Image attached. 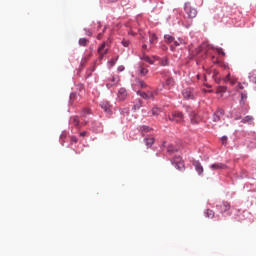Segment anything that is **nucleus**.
Segmentation results:
<instances>
[{
    "label": "nucleus",
    "instance_id": "obj_1",
    "mask_svg": "<svg viewBox=\"0 0 256 256\" xmlns=\"http://www.w3.org/2000/svg\"><path fill=\"white\" fill-rule=\"evenodd\" d=\"M171 165H173V167H175V169H177V171H181L183 173V171H185V163H183V158H181V156L176 155L174 156L173 159L170 160Z\"/></svg>",
    "mask_w": 256,
    "mask_h": 256
},
{
    "label": "nucleus",
    "instance_id": "obj_2",
    "mask_svg": "<svg viewBox=\"0 0 256 256\" xmlns=\"http://www.w3.org/2000/svg\"><path fill=\"white\" fill-rule=\"evenodd\" d=\"M184 109H185L186 113H188L192 125H197L201 119L199 117V114H197L195 111H193V108H191V106L186 105V106H184Z\"/></svg>",
    "mask_w": 256,
    "mask_h": 256
},
{
    "label": "nucleus",
    "instance_id": "obj_3",
    "mask_svg": "<svg viewBox=\"0 0 256 256\" xmlns=\"http://www.w3.org/2000/svg\"><path fill=\"white\" fill-rule=\"evenodd\" d=\"M184 11L187 19H195L197 17V9L192 7L190 2L184 4Z\"/></svg>",
    "mask_w": 256,
    "mask_h": 256
},
{
    "label": "nucleus",
    "instance_id": "obj_4",
    "mask_svg": "<svg viewBox=\"0 0 256 256\" xmlns=\"http://www.w3.org/2000/svg\"><path fill=\"white\" fill-rule=\"evenodd\" d=\"M239 105L243 113H249V106L247 105V91L240 92V101Z\"/></svg>",
    "mask_w": 256,
    "mask_h": 256
},
{
    "label": "nucleus",
    "instance_id": "obj_5",
    "mask_svg": "<svg viewBox=\"0 0 256 256\" xmlns=\"http://www.w3.org/2000/svg\"><path fill=\"white\" fill-rule=\"evenodd\" d=\"M183 98L186 99V101H194L195 99V89L188 87L184 90H182Z\"/></svg>",
    "mask_w": 256,
    "mask_h": 256
},
{
    "label": "nucleus",
    "instance_id": "obj_6",
    "mask_svg": "<svg viewBox=\"0 0 256 256\" xmlns=\"http://www.w3.org/2000/svg\"><path fill=\"white\" fill-rule=\"evenodd\" d=\"M138 132L140 133L141 137H147L150 135L151 131H153V127L147 125H140L137 127Z\"/></svg>",
    "mask_w": 256,
    "mask_h": 256
},
{
    "label": "nucleus",
    "instance_id": "obj_7",
    "mask_svg": "<svg viewBox=\"0 0 256 256\" xmlns=\"http://www.w3.org/2000/svg\"><path fill=\"white\" fill-rule=\"evenodd\" d=\"M217 211L223 215V213H229V210L231 209V204L229 202H222L220 204L216 205Z\"/></svg>",
    "mask_w": 256,
    "mask_h": 256
},
{
    "label": "nucleus",
    "instance_id": "obj_8",
    "mask_svg": "<svg viewBox=\"0 0 256 256\" xmlns=\"http://www.w3.org/2000/svg\"><path fill=\"white\" fill-rule=\"evenodd\" d=\"M107 42H103L99 47H98V54H99V59L102 60L104 59L105 55L109 53V48L107 47Z\"/></svg>",
    "mask_w": 256,
    "mask_h": 256
},
{
    "label": "nucleus",
    "instance_id": "obj_9",
    "mask_svg": "<svg viewBox=\"0 0 256 256\" xmlns=\"http://www.w3.org/2000/svg\"><path fill=\"white\" fill-rule=\"evenodd\" d=\"M143 143L147 147V149H151L155 143V136L153 134H149L144 136Z\"/></svg>",
    "mask_w": 256,
    "mask_h": 256
},
{
    "label": "nucleus",
    "instance_id": "obj_10",
    "mask_svg": "<svg viewBox=\"0 0 256 256\" xmlns=\"http://www.w3.org/2000/svg\"><path fill=\"white\" fill-rule=\"evenodd\" d=\"M223 115H225V110H223L222 108H218L213 114V118H212L213 123H219Z\"/></svg>",
    "mask_w": 256,
    "mask_h": 256
},
{
    "label": "nucleus",
    "instance_id": "obj_11",
    "mask_svg": "<svg viewBox=\"0 0 256 256\" xmlns=\"http://www.w3.org/2000/svg\"><path fill=\"white\" fill-rule=\"evenodd\" d=\"M192 165L195 171L198 173V175L200 177L203 176L204 169H203V165H201V162H199L198 160H193Z\"/></svg>",
    "mask_w": 256,
    "mask_h": 256
},
{
    "label": "nucleus",
    "instance_id": "obj_12",
    "mask_svg": "<svg viewBox=\"0 0 256 256\" xmlns=\"http://www.w3.org/2000/svg\"><path fill=\"white\" fill-rule=\"evenodd\" d=\"M100 107L105 111L107 115H113V111L111 110V104L108 101L100 102Z\"/></svg>",
    "mask_w": 256,
    "mask_h": 256
},
{
    "label": "nucleus",
    "instance_id": "obj_13",
    "mask_svg": "<svg viewBox=\"0 0 256 256\" xmlns=\"http://www.w3.org/2000/svg\"><path fill=\"white\" fill-rule=\"evenodd\" d=\"M212 61L215 63V65H218L222 69H229V64L225 63L223 60H220L219 58H215V56H212Z\"/></svg>",
    "mask_w": 256,
    "mask_h": 256
},
{
    "label": "nucleus",
    "instance_id": "obj_14",
    "mask_svg": "<svg viewBox=\"0 0 256 256\" xmlns=\"http://www.w3.org/2000/svg\"><path fill=\"white\" fill-rule=\"evenodd\" d=\"M91 131L93 133H101L103 131V125L100 122H92Z\"/></svg>",
    "mask_w": 256,
    "mask_h": 256
},
{
    "label": "nucleus",
    "instance_id": "obj_15",
    "mask_svg": "<svg viewBox=\"0 0 256 256\" xmlns=\"http://www.w3.org/2000/svg\"><path fill=\"white\" fill-rule=\"evenodd\" d=\"M172 115L174 117L175 123H181L185 119L183 112L175 111V112H172Z\"/></svg>",
    "mask_w": 256,
    "mask_h": 256
},
{
    "label": "nucleus",
    "instance_id": "obj_16",
    "mask_svg": "<svg viewBox=\"0 0 256 256\" xmlns=\"http://www.w3.org/2000/svg\"><path fill=\"white\" fill-rule=\"evenodd\" d=\"M208 49H212V51H216L218 55L221 57H225V51L221 47H215L213 45H208Z\"/></svg>",
    "mask_w": 256,
    "mask_h": 256
},
{
    "label": "nucleus",
    "instance_id": "obj_17",
    "mask_svg": "<svg viewBox=\"0 0 256 256\" xmlns=\"http://www.w3.org/2000/svg\"><path fill=\"white\" fill-rule=\"evenodd\" d=\"M225 167L227 166L223 163H214L210 165V169H212V171H217V169H225Z\"/></svg>",
    "mask_w": 256,
    "mask_h": 256
},
{
    "label": "nucleus",
    "instance_id": "obj_18",
    "mask_svg": "<svg viewBox=\"0 0 256 256\" xmlns=\"http://www.w3.org/2000/svg\"><path fill=\"white\" fill-rule=\"evenodd\" d=\"M225 83H230V85H235L237 83V80L231 78V73H228L226 77L224 78Z\"/></svg>",
    "mask_w": 256,
    "mask_h": 256
},
{
    "label": "nucleus",
    "instance_id": "obj_19",
    "mask_svg": "<svg viewBox=\"0 0 256 256\" xmlns=\"http://www.w3.org/2000/svg\"><path fill=\"white\" fill-rule=\"evenodd\" d=\"M204 216L207 217L208 219H213V217H215V212L211 209H206L204 211Z\"/></svg>",
    "mask_w": 256,
    "mask_h": 256
},
{
    "label": "nucleus",
    "instance_id": "obj_20",
    "mask_svg": "<svg viewBox=\"0 0 256 256\" xmlns=\"http://www.w3.org/2000/svg\"><path fill=\"white\" fill-rule=\"evenodd\" d=\"M137 95H139L140 97H142V99H149L150 97H153V94H147L146 92H142L141 90H138Z\"/></svg>",
    "mask_w": 256,
    "mask_h": 256
},
{
    "label": "nucleus",
    "instance_id": "obj_21",
    "mask_svg": "<svg viewBox=\"0 0 256 256\" xmlns=\"http://www.w3.org/2000/svg\"><path fill=\"white\" fill-rule=\"evenodd\" d=\"M159 63L161 67H169V58L167 57L160 58Z\"/></svg>",
    "mask_w": 256,
    "mask_h": 256
},
{
    "label": "nucleus",
    "instance_id": "obj_22",
    "mask_svg": "<svg viewBox=\"0 0 256 256\" xmlns=\"http://www.w3.org/2000/svg\"><path fill=\"white\" fill-rule=\"evenodd\" d=\"M174 82L175 81H174L173 77H168L166 79L165 83H162V86L163 87H171V85H173Z\"/></svg>",
    "mask_w": 256,
    "mask_h": 256
},
{
    "label": "nucleus",
    "instance_id": "obj_23",
    "mask_svg": "<svg viewBox=\"0 0 256 256\" xmlns=\"http://www.w3.org/2000/svg\"><path fill=\"white\" fill-rule=\"evenodd\" d=\"M167 153H169V155H173V153H177V148L173 144H169L167 146Z\"/></svg>",
    "mask_w": 256,
    "mask_h": 256
},
{
    "label": "nucleus",
    "instance_id": "obj_24",
    "mask_svg": "<svg viewBox=\"0 0 256 256\" xmlns=\"http://www.w3.org/2000/svg\"><path fill=\"white\" fill-rule=\"evenodd\" d=\"M118 95L120 97V99H125V97H127V89L125 88H120L118 91Z\"/></svg>",
    "mask_w": 256,
    "mask_h": 256
},
{
    "label": "nucleus",
    "instance_id": "obj_25",
    "mask_svg": "<svg viewBox=\"0 0 256 256\" xmlns=\"http://www.w3.org/2000/svg\"><path fill=\"white\" fill-rule=\"evenodd\" d=\"M248 79L250 83H254L256 81V70H253L252 72L249 73Z\"/></svg>",
    "mask_w": 256,
    "mask_h": 256
},
{
    "label": "nucleus",
    "instance_id": "obj_26",
    "mask_svg": "<svg viewBox=\"0 0 256 256\" xmlns=\"http://www.w3.org/2000/svg\"><path fill=\"white\" fill-rule=\"evenodd\" d=\"M81 47H87V43H89V39L87 38H80L78 41Z\"/></svg>",
    "mask_w": 256,
    "mask_h": 256
},
{
    "label": "nucleus",
    "instance_id": "obj_27",
    "mask_svg": "<svg viewBox=\"0 0 256 256\" xmlns=\"http://www.w3.org/2000/svg\"><path fill=\"white\" fill-rule=\"evenodd\" d=\"M164 40L169 44V43H173V41H175V37L169 35V34H165L164 35Z\"/></svg>",
    "mask_w": 256,
    "mask_h": 256
},
{
    "label": "nucleus",
    "instance_id": "obj_28",
    "mask_svg": "<svg viewBox=\"0 0 256 256\" xmlns=\"http://www.w3.org/2000/svg\"><path fill=\"white\" fill-rule=\"evenodd\" d=\"M142 103L143 102L139 100L136 104L132 106V111H139V109H141Z\"/></svg>",
    "mask_w": 256,
    "mask_h": 256
},
{
    "label": "nucleus",
    "instance_id": "obj_29",
    "mask_svg": "<svg viewBox=\"0 0 256 256\" xmlns=\"http://www.w3.org/2000/svg\"><path fill=\"white\" fill-rule=\"evenodd\" d=\"M141 60L146 61V63H150V65H153V60H151L149 56L145 55V53H143Z\"/></svg>",
    "mask_w": 256,
    "mask_h": 256
},
{
    "label": "nucleus",
    "instance_id": "obj_30",
    "mask_svg": "<svg viewBox=\"0 0 256 256\" xmlns=\"http://www.w3.org/2000/svg\"><path fill=\"white\" fill-rule=\"evenodd\" d=\"M117 61H119V56H117L116 58H111L110 61H108L110 67H115V65H117Z\"/></svg>",
    "mask_w": 256,
    "mask_h": 256
},
{
    "label": "nucleus",
    "instance_id": "obj_31",
    "mask_svg": "<svg viewBox=\"0 0 256 256\" xmlns=\"http://www.w3.org/2000/svg\"><path fill=\"white\" fill-rule=\"evenodd\" d=\"M139 73L142 77H145V75H147V73H149V70L147 68L141 67L139 68Z\"/></svg>",
    "mask_w": 256,
    "mask_h": 256
},
{
    "label": "nucleus",
    "instance_id": "obj_32",
    "mask_svg": "<svg viewBox=\"0 0 256 256\" xmlns=\"http://www.w3.org/2000/svg\"><path fill=\"white\" fill-rule=\"evenodd\" d=\"M67 138V132L66 131H63L60 135V144L63 146L65 145V141H63V139H66Z\"/></svg>",
    "mask_w": 256,
    "mask_h": 256
},
{
    "label": "nucleus",
    "instance_id": "obj_33",
    "mask_svg": "<svg viewBox=\"0 0 256 256\" xmlns=\"http://www.w3.org/2000/svg\"><path fill=\"white\" fill-rule=\"evenodd\" d=\"M87 115H91V110L88 109V108H85V109L82 111V117H84V119H87Z\"/></svg>",
    "mask_w": 256,
    "mask_h": 256
},
{
    "label": "nucleus",
    "instance_id": "obj_34",
    "mask_svg": "<svg viewBox=\"0 0 256 256\" xmlns=\"http://www.w3.org/2000/svg\"><path fill=\"white\" fill-rule=\"evenodd\" d=\"M72 121H73V125H75L76 127H79L80 125L79 116H74L72 118Z\"/></svg>",
    "mask_w": 256,
    "mask_h": 256
},
{
    "label": "nucleus",
    "instance_id": "obj_35",
    "mask_svg": "<svg viewBox=\"0 0 256 256\" xmlns=\"http://www.w3.org/2000/svg\"><path fill=\"white\" fill-rule=\"evenodd\" d=\"M129 107L120 109V114H122L124 117L125 115H129Z\"/></svg>",
    "mask_w": 256,
    "mask_h": 256
},
{
    "label": "nucleus",
    "instance_id": "obj_36",
    "mask_svg": "<svg viewBox=\"0 0 256 256\" xmlns=\"http://www.w3.org/2000/svg\"><path fill=\"white\" fill-rule=\"evenodd\" d=\"M174 45H171L170 46V50L171 51H175V47H179L181 44L179 43V41H176L175 38H174V41H173Z\"/></svg>",
    "mask_w": 256,
    "mask_h": 256
},
{
    "label": "nucleus",
    "instance_id": "obj_37",
    "mask_svg": "<svg viewBox=\"0 0 256 256\" xmlns=\"http://www.w3.org/2000/svg\"><path fill=\"white\" fill-rule=\"evenodd\" d=\"M250 121H253V116H245L242 119V123H250Z\"/></svg>",
    "mask_w": 256,
    "mask_h": 256
},
{
    "label": "nucleus",
    "instance_id": "obj_38",
    "mask_svg": "<svg viewBox=\"0 0 256 256\" xmlns=\"http://www.w3.org/2000/svg\"><path fill=\"white\" fill-rule=\"evenodd\" d=\"M149 41H150V45H154V44H155V41H157V35L152 34V35L150 36Z\"/></svg>",
    "mask_w": 256,
    "mask_h": 256
},
{
    "label": "nucleus",
    "instance_id": "obj_39",
    "mask_svg": "<svg viewBox=\"0 0 256 256\" xmlns=\"http://www.w3.org/2000/svg\"><path fill=\"white\" fill-rule=\"evenodd\" d=\"M218 93H227V86H219Z\"/></svg>",
    "mask_w": 256,
    "mask_h": 256
},
{
    "label": "nucleus",
    "instance_id": "obj_40",
    "mask_svg": "<svg viewBox=\"0 0 256 256\" xmlns=\"http://www.w3.org/2000/svg\"><path fill=\"white\" fill-rule=\"evenodd\" d=\"M111 82H112L114 85H117V83H119V76H112Z\"/></svg>",
    "mask_w": 256,
    "mask_h": 256
},
{
    "label": "nucleus",
    "instance_id": "obj_41",
    "mask_svg": "<svg viewBox=\"0 0 256 256\" xmlns=\"http://www.w3.org/2000/svg\"><path fill=\"white\" fill-rule=\"evenodd\" d=\"M138 85L141 89H145V87H147V85L145 84V81L143 80H138Z\"/></svg>",
    "mask_w": 256,
    "mask_h": 256
},
{
    "label": "nucleus",
    "instance_id": "obj_42",
    "mask_svg": "<svg viewBox=\"0 0 256 256\" xmlns=\"http://www.w3.org/2000/svg\"><path fill=\"white\" fill-rule=\"evenodd\" d=\"M221 141H222V145H227V141H228V138H227V136H222L221 137Z\"/></svg>",
    "mask_w": 256,
    "mask_h": 256
},
{
    "label": "nucleus",
    "instance_id": "obj_43",
    "mask_svg": "<svg viewBox=\"0 0 256 256\" xmlns=\"http://www.w3.org/2000/svg\"><path fill=\"white\" fill-rule=\"evenodd\" d=\"M75 97H77V93L72 92V93L70 94V101H75Z\"/></svg>",
    "mask_w": 256,
    "mask_h": 256
},
{
    "label": "nucleus",
    "instance_id": "obj_44",
    "mask_svg": "<svg viewBox=\"0 0 256 256\" xmlns=\"http://www.w3.org/2000/svg\"><path fill=\"white\" fill-rule=\"evenodd\" d=\"M85 31V35H87L88 37H91V35H93V33H91V30L84 28Z\"/></svg>",
    "mask_w": 256,
    "mask_h": 256
},
{
    "label": "nucleus",
    "instance_id": "obj_45",
    "mask_svg": "<svg viewBox=\"0 0 256 256\" xmlns=\"http://www.w3.org/2000/svg\"><path fill=\"white\" fill-rule=\"evenodd\" d=\"M160 49H162V51H168L169 47H167L165 44H161Z\"/></svg>",
    "mask_w": 256,
    "mask_h": 256
},
{
    "label": "nucleus",
    "instance_id": "obj_46",
    "mask_svg": "<svg viewBox=\"0 0 256 256\" xmlns=\"http://www.w3.org/2000/svg\"><path fill=\"white\" fill-rule=\"evenodd\" d=\"M234 119L235 121H239V119H241V113H236Z\"/></svg>",
    "mask_w": 256,
    "mask_h": 256
},
{
    "label": "nucleus",
    "instance_id": "obj_47",
    "mask_svg": "<svg viewBox=\"0 0 256 256\" xmlns=\"http://www.w3.org/2000/svg\"><path fill=\"white\" fill-rule=\"evenodd\" d=\"M117 71H119V73L125 71V66H123V65L118 66Z\"/></svg>",
    "mask_w": 256,
    "mask_h": 256
},
{
    "label": "nucleus",
    "instance_id": "obj_48",
    "mask_svg": "<svg viewBox=\"0 0 256 256\" xmlns=\"http://www.w3.org/2000/svg\"><path fill=\"white\" fill-rule=\"evenodd\" d=\"M123 47H129V41L123 40L122 42Z\"/></svg>",
    "mask_w": 256,
    "mask_h": 256
},
{
    "label": "nucleus",
    "instance_id": "obj_49",
    "mask_svg": "<svg viewBox=\"0 0 256 256\" xmlns=\"http://www.w3.org/2000/svg\"><path fill=\"white\" fill-rule=\"evenodd\" d=\"M156 157H162V159H165V154H161V152H156Z\"/></svg>",
    "mask_w": 256,
    "mask_h": 256
},
{
    "label": "nucleus",
    "instance_id": "obj_50",
    "mask_svg": "<svg viewBox=\"0 0 256 256\" xmlns=\"http://www.w3.org/2000/svg\"><path fill=\"white\" fill-rule=\"evenodd\" d=\"M77 136H71V143H77Z\"/></svg>",
    "mask_w": 256,
    "mask_h": 256
},
{
    "label": "nucleus",
    "instance_id": "obj_51",
    "mask_svg": "<svg viewBox=\"0 0 256 256\" xmlns=\"http://www.w3.org/2000/svg\"><path fill=\"white\" fill-rule=\"evenodd\" d=\"M152 115H159V112L157 111V109L155 108L152 109Z\"/></svg>",
    "mask_w": 256,
    "mask_h": 256
},
{
    "label": "nucleus",
    "instance_id": "obj_52",
    "mask_svg": "<svg viewBox=\"0 0 256 256\" xmlns=\"http://www.w3.org/2000/svg\"><path fill=\"white\" fill-rule=\"evenodd\" d=\"M237 87H238V89H241V90L245 89V87L241 83H238Z\"/></svg>",
    "mask_w": 256,
    "mask_h": 256
},
{
    "label": "nucleus",
    "instance_id": "obj_53",
    "mask_svg": "<svg viewBox=\"0 0 256 256\" xmlns=\"http://www.w3.org/2000/svg\"><path fill=\"white\" fill-rule=\"evenodd\" d=\"M87 136V131H83L80 133V137H86Z\"/></svg>",
    "mask_w": 256,
    "mask_h": 256
},
{
    "label": "nucleus",
    "instance_id": "obj_54",
    "mask_svg": "<svg viewBox=\"0 0 256 256\" xmlns=\"http://www.w3.org/2000/svg\"><path fill=\"white\" fill-rule=\"evenodd\" d=\"M246 177H247V174H246L245 172H243V173L240 175V178H241V179H246Z\"/></svg>",
    "mask_w": 256,
    "mask_h": 256
},
{
    "label": "nucleus",
    "instance_id": "obj_55",
    "mask_svg": "<svg viewBox=\"0 0 256 256\" xmlns=\"http://www.w3.org/2000/svg\"><path fill=\"white\" fill-rule=\"evenodd\" d=\"M169 121H175V117L173 116V114L171 116L168 117Z\"/></svg>",
    "mask_w": 256,
    "mask_h": 256
},
{
    "label": "nucleus",
    "instance_id": "obj_56",
    "mask_svg": "<svg viewBox=\"0 0 256 256\" xmlns=\"http://www.w3.org/2000/svg\"><path fill=\"white\" fill-rule=\"evenodd\" d=\"M142 49H143V51H147V44H143Z\"/></svg>",
    "mask_w": 256,
    "mask_h": 256
},
{
    "label": "nucleus",
    "instance_id": "obj_57",
    "mask_svg": "<svg viewBox=\"0 0 256 256\" xmlns=\"http://www.w3.org/2000/svg\"><path fill=\"white\" fill-rule=\"evenodd\" d=\"M101 37H103V33H99V34L97 35V39H98V40H100Z\"/></svg>",
    "mask_w": 256,
    "mask_h": 256
},
{
    "label": "nucleus",
    "instance_id": "obj_58",
    "mask_svg": "<svg viewBox=\"0 0 256 256\" xmlns=\"http://www.w3.org/2000/svg\"><path fill=\"white\" fill-rule=\"evenodd\" d=\"M166 143H167V142H163V143H162L161 151H163V147H165Z\"/></svg>",
    "mask_w": 256,
    "mask_h": 256
},
{
    "label": "nucleus",
    "instance_id": "obj_59",
    "mask_svg": "<svg viewBox=\"0 0 256 256\" xmlns=\"http://www.w3.org/2000/svg\"><path fill=\"white\" fill-rule=\"evenodd\" d=\"M109 3H116L117 0H108Z\"/></svg>",
    "mask_w": 256,
    "mask_h": 256
},
{
    "label": "nucleus",
    "instance_id": "obj_60",
    "mask_svg": "<svg viewBox=\"0 0 256 256\" xmlns=\"http://www.w3.org/2000/svg\"><path fill=\"white\" fill-rule=\"evenodd\" d=\"M178 41L180 44L183 43V39H181V38H178Z\"/></svg>",
    "mask_w": 256,
    "mask_h": 256
},
{
    "label": "nucleus",
    "instance_id": "obj_61",
    "mask_svg": "<svg viewBox=\"0 0 256 256\" xmlns=\"http://www.w3.org/2000/svg\"><path fill=\"white\" fill-rule=\"evenodd\" d=\"M206 93H213V90H207Z\"/></svg>",
    "mask_w": 256,
    "mask_h": 256
},
{
    "label": "nucleus",
    "instance_id": "obj_62",
    "mask_svg": "<svg viewBox=\"0 0 256 256\" xmlns=\"http://www.w3.org/2000/svg\"><path fill=\"white\" fill-rule=\"evenodd\" d=\"M106 87L109 89L111 87V84H106Z\"/></svg>",
    "mask_w": 256,
    "mask_h": 256
},
{
    "label": "nucleus",
    "instance_id": "obj_63",
    "mask_svg": "<svg viewBox=\"0 0 256 256\" xmlns=\"http://www.w3.org/2000/svg\"><path fill=\"white\" fill-rule=\"evenodd\" d=\"M107 29V27L105 26L104 28H103V31H102V33H105V30Z\"/></svg>",
    "mask_w": 256,
    "mask_h": 256
},
{
    "label": "nucleus",
    "instance_id": "obj_64",
    "mask_svg": "<svg viewBox=\"0 0 256 256\" xmlns=\"http://www.w3.org/2000/svg\"><path fill=\"white\" fill-rule=\"evenodd\" d=\"M243 85H246V87H247V85H249L247 82H243Z\"/></svg>",
    "mask_w": 256,
    "mask_h": 256
}]
</instances>
